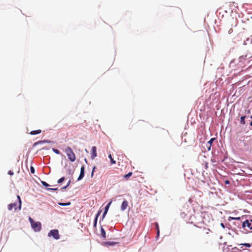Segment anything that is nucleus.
<instances>
[{
    "label": "nucleus",
    "mask_w": 252,
    "mask_h": 252,
    "mask_svg": "<svg viewBox=\"0 0 252 252\" xmlns=\"http://www.w3.org/2000/svg\"><path fill=\"white\" fill-rule=\"evenodd\" d=\"M29 220L31 224V226H32V228L34 230V231L38 232L41 230V223L40 222H39V221L35 222L31 217H29Z\"/></svg>",
    "instance_id": "1"
},
{
    "label": "nucleus",
    "mask_w": 252,
    "mask_h": 252,
    "mask_svg": "<svg viewBox=\"0 0 252 252\" xmlns=\"http://www.w3.org/2000/svg\"><path fill=\"white\" fill-rule=\"evenodd\" d=\"M67 155L68 159L71 161L74 162L76 160V156L73 150L70 147H67L64 150Z\"/></svg>",
    "instance_id": "2"
},
{
    "label": "nucleus",
    "mask_w": 252,
    "mask_h": 252,
    "mask_svg": "<svg viewBox=\"0 0 252 252\" xmlns=\"http://www.w3.org/2000/svg\"><path fill=\"white\" fill-rule=\"evenodd\" d=\"M48 237H53L54 239L58 240L60 239V235L59 231L57 229H53L50 230L48 234Z\"/></svg>",
    "instance_id": "3"
},
{
    "label": "nucleus",
    "mask_w": 252,
    "mask_h": 252,
    "mask_svg": "<svg viewBox=\"0 0 252 252\" xmlns=\"http://www.w3.org/2000/svg\"><path fill=\"white\" fill-rule=\"evenodd\" d=\"M242 227L244 228L246 227L252 230V220H247L242 223Z\"/></svg>",
    "instance_id": "4"
},
{
    "label": "nucleus",
    "mask_w": 252,
    "mask_h": 252,
    "mask_svg": "<svg viewBox=\"0 0 252 252\" xmlns=\"http://www.w3.org/2000/svg\"><path fill=\"white\" fill-rule=\"evenodd\" d=\"M210 232V230L208 228H203L202 229H201V231H200V233L203 235V234H206L207 235V237L205 239V240L206 241V243H207V239H208L209 238V232Z\"/></svg>",
    "instance_id": "5"
},
{
    "label": "nucleus",
    "mask_w": 252,
    "mask_h": 252,
    "mask_svg": "<svg viewBox=\"0 0 252 252\" xmlns=\"http://www.w3.org/2000/svg\"><path fill=\"white\" fill-rule=\"evenodd\" d=\"M96 156H97L96 147L95 146H93L92 147L91 158L92 159H94Z\"/></svg>",
    "instance_id": "6"
},
{
    "label": "nucleus",
    "mask_w": 252,
    "mask_h": 252,
    "mask_svg": "<svg viewBox=\"0 0 252 252\" xmlns=\"http://www.w3.org/2000/svg\"><path fill=\"white\" fill-rule=\"evenodd\" d=\"M85 174V167L84 166H82L80 170V174L77 179V181H80L83 179L84 176Z\"/></svg>",
    "instance_id": "7"
},
{
    "label": "nucleus",
    "mask_w": 252,
    "mask_h": 252,
    "mask_svg": "<svg viewBox=\"0 0 252 252\" xmlns=\"http://www.w3.org/2000/svg\"><path fill=\"white\" fill-rule=\"evenodd\" d=\"M146 124V122L145 121L141 120H138L136 123L137 126L138 127H144Z\"/></svg>",
    "instance_id": "8"
},
{
    "label": "nucleus",
    "mask_w": 252,
    "mask_h": 252,
    "mask_svg": "<svg viewBox=\"0 0 252 252\" xmlns=\"http://www.w3.org/2000/svg\"><path fill=\"white\" fill-rule=\"evenodd\" d=\"M127 206H128V202L126 200H125L123 201V202L121 204V210L122 211H124L126 209Z\"/></svg>",
    "instance_id": "9"
},
{
    "label": "nucleus",
    "mask_w": 252,
    "mask_h": 252,
    "mask_svg": "<svg viewBox=\"0 0 252 252\" xmlns=\"http://www.w3.org/2000/svg\"><path fill=\"white\" fill-rule=\"evenodd\" d=\"M17 204L16 203H11L8 205V209L10 211H11L13 208H14L15 210L16 211L17 209Z\"/></svg>",
    "instance_id": "10"
},
{
    "label": "nucleus",
    "mask_w": 252,
    "mask_h": 252,
    "mask_svg": "<svg viewBox=\"0 0 252 252\" xmlns=\"http://www.w3.org/2000/svg\"><path fill=\"white\" fill-rule=\"evenodd\" d=\"M101 236L104 239L106 238V232L104 229L101 226L100 228Z\"/></svg>",
    "instance_id": "11"
},
{
    "label": "nucleus",
    "mask_w": 252,
    "mask_h": 252,
    "mask_svg": "<svg viewBox=\"0 0 252 252\" xmlns=\"http://www.w3.org/2000/svg\"><path fill=\"white\" fill-rule=\"evenodd\" d=\"M100 213H101V211H99L96 215V217H95L94 220V227H95L96 225L97 218H98V216L100 215Z\"/></svg>",
    "instance_id": "12"
},
{
    "label": "nucleus",
    "mask_w": 252,
    "mask_h": 252,
    "mask_svg": "<svg viewBox=\"0 0 252 252\" xmlns=\"http://www.w3.org/2000/svg\"><path fill=\"white\" fill-rule=\"evenodd\" d=\"M41 132V131L40 129L36 130H32L30 132V134L31 135H35V134L40 133Z\"/></svg>",
    "instance_id": "13"
},
{
    "label": "nucleus",
    "mask_w": 252,
    "mask_h": 252,
    "mask_svg": "<svg viewBox=\"0 0 252 252\" xmlns=\"http://www.w3.org/2000/svg\"><path fill=\"white\" fill-rule=\"evenodd\" d=\"M215 140V138H212L208 142V143L209 144V146L208 147V150H210L211 146L212 145V143Z\"/></svg>",
    "instance_id": "14"
},
{
    "label": "nucleus",
    "mask_w": 252,
    "mask_h": 252,
    "mask_svg": "<svg viewBox=\"0 0 252 252\" xmlns=\"http://www.w3.org/2000/svg\"><path fill=\"white\" fill-rule=\"evenodd\" d=\"M116 244H117L116 242H106L104 243V245L105 246H112V245H114Z\"/></svg>",
    "instance_id": "15"
},
{
    "label": "nucleus",
    "mask_w": 252,
    "mask_h": 252,
    "mask_svg": "<svg viewBox=\"0 0 252 252\" xmlns=\"http://www.w3.org/2000/svg\"><path fill=\"white\" fill-rule=\"evenodd\" d=\"M245 118H246V116H242L241 117V120H240V123L242 125H245Z\"/></svg>",
    "instance_id": "16"
},
{
    "label": "nucleus",
    "mask_w": 252,
    "mask_h": 252,
    "mask_svg": "<svg viewBox=\"0 0 252 252\" xmlns=\"http://www.w3.org/2000/svg\"><path fill=\"white\" fill-rule=\"evenodd\" d=\"M17 198L18 199V201H19V206H18V208H19V210H20L21 208V198H20V197L19 195H18L17 196Z\"/></svg>",
    "instance_id": "17"
},
{
    "label": "nucleus",
    "mask_w": 252,
    "mask_h": 252,
    "mask_svg": "<svg viewBox=\"0 0 252 252\" xmlns=\"http://www.w3.org/2000/svg\"><path fill=\"white\" fill-rule=\"evenodd\" d=\"M109 158L111 160V164H115L116 163V161L115 160H114V159L112 158V156L111 154H110L109 155Z\"/></svg>",
    "instance_id": "18"
},
{
    "label": "nucleus",
    "mask_w": 252,
    "mask_h": 252,
    "mask_svg": "<svg viewBox=\"0 0 252 252\" xmlns=\"http://www.w3.org/2000/svg\"><path fill=\"white\" fill-rule=\"evenodd\" d=\"M50 143V141H48V140H42V141H39L37 142L36 143V144H41V143Z\"/></svg>",
    "instance_id": "19"
},
{
    "label": "nucleus",
    "mask_w": 252,
    "mask_h": 252,
    "mask_svg": "<svg viewBox=\"0 0 252 252\" xmlns=\"http://www.w3.org/2000/svg\"><path fill=\"white\" fill-rule=\"evenodd\" d=\"M59 205H60V206H68V205H70V202H67V203H59Z\"/></svg>",
    "instance_id": "20"
},
{
    "label": "nucleus",
    "mask_w": 252,
    "mask_h": 252,
    "mask_svg": "<svg viewBox=\"0 0 252 252\" xmlns=\"http://www.w3.org/2000/svg\"><path fill=\"white\" fill-rule=\"evenodd\" d=\"M112 203V201H110L108 203V204L106 205V206L105 207V210L104 211L108 212V210L109 209V208Z\"/></svg>",
    "instance_id": "21"
},
{
    "label": "nucleus",
    "mask_w": 252,
    "mask_h": 252,
    "mask_svg": "<svg viewBox=\"0 0 252 252\" xmlns=\"http://www.w3.org/2000/svg\"><path fill=\"white\" fill-rule=\"evenodd\" d=\"M52 151L56 154H58V155H60L61 154V152H60V151H59L58 149H55V148H53L52 149Z\"/></svg>",
    "instance_id": "22"
},
{
    "label": "nucleus",
    "mask_w": 252,
    "mask_h": 252,
    "mask_svg": "<svg viewBox=\"0 0 252 252\" xmlns=\"http://www.w3.org/2000/svg\"><path fill=\"white\" fill-rule=\"evenodd\" d=\"M132 172H129L128 174L125 175L124 176V178H126V179H127L128 178L130 177L132 175Z\"/></svg>",
    "instance_id": "23"
},
{
    "label": "nucleus",
    "mask_w": 252,
    "mask_h": 252,
    "mask_svg": "<svg viewBox=\"0 0 252 252\" xmlns=\"http://www.w3.org/2000/svg\"><path fill=\"white\" fill-rule=\"evenodd\" d=\"M64 180H65V178L64 177H62L61 178H60V179H59L58 180L57 182H58V184H61L63 182Z\"/></svg>",
    "instance_id": "24"
},
{
    "label": "nucleus",
    "mask_w": 252,
    "mask_h": 252,
    "mask_svg": "<svg viewBox=\"0 0 252 252\" xmlns=\"http://www.w3.org/2000/svg\"><path fill=\"white\" fill-rule=\"evenodd\" d=\"M41 184H42L43 186L46 187H47L49 186V185L46 182H44V181H41Z\"/></svg>",
    "instance_id": "25"
},
{
    "label": "nucleus",
    "mask_w": 252,
    "mask_h": 252,
    "mask_svg": "<svg viewBox=\"0 0 252 252\" xmlns=\"http://www.w3.org/2000/svg\"><path fill=\"white\" fill-rule=\"evenodd\" d=\"M30 169H31V173L33 174L34 173V167H32V166H31Z\"/></svg>",
    "instance_id": "26"
},
{
    "label": "nucleus",
    "mask_w": 252,
    "mask_h": 252,
    "mask_svg": "<svg viewBox=\"0 0 252 252\" xmlns=\"http://www.w3.org/2000/svg\"><path fill=\"white\" fill-rule=\"evenodd\" d=\"M242 245H244V246H245L247 247H251V245L249 243H245V244H243Z\"/></svg>",
    "instance_id": "27"
},
{
    "label": "nucleus",
    "mask_w": 252,
    "mask_h": 252,
    "mask_svg": "<svg viewBox=\"0 0 252 252\" xmlns=\"http://www.w3.org/2000/svg\"><path fill=\"white\" fill-rule=\"evenodd\" d=\"M233 32V30L232 28H230V29L228 30V33H229V34H231V33H232V32Z\"/></svg>",
    "instance_id": "28"
},
{
    "label": "nucleus",
    "mask_w": 252,
    "mask_h": 252,
    "mask_svg": "<svg viewBox=\"0 0 252 252\" xmlns=\"http://www.w3.org/2000/svg\"><path fill=\"white\" fill-rule=\"evenodd\" d=\"M8 174L11 176L13 175L14 174L13 172L11 170H9L8 172Z\"/></svg>",
    "instance_id": "29"
},
{
    "label": "nucleus",
    "mask_w": 252,
    "mask_h": 252,
    "mask_svg": "<svg viewBox=\"0 0 252 252\" xmlns=\"http://www.w3.org/2000/svg\"><path fill=\"white\" fill-rule=\"evenodd\" d=\"M47 189L51 190H56L58 189L57 188H49Z\"/></svg>",
    "instance_id": "30"
},
{
    "label": "nucleus",
    "mask_w": 252,
    "mask_h": 252,
    "mask_svg": "<svg viewBox=\"0 0 252 252\" xmlns=\"http://www.w3.org/2000/svg\"><path fill=\"white\" fill-rule=\"evenodd\" d=\"M107 212H106V211H104L103 214V215H102V219H104V218L105 217V215H106Z\"/></svg>",
    "instance_id": "31"
},
{
    "label": "nucleus",
    "mask_w": 252,
    "mask_h": 252,
    "mask_svg": "<svg viewBox=\"0 0 252 252\" xmlns=\"http://www.w3.org/2000/svg\"><path fill=\"white\" fill-rule=\"evenodd\" d=\"M232 219L235 220H240V217L232 218Z\"/></svg>",
    "instance_id": "32"
},
{
    "label": "nucleus",
    "mask_w": 252,
    "mask_h": 252,
    "mask_svg": "<svg viewBox=\"0 0 252 252\" xmlns=\"http://www.w3.org/2000/svg\"><path fill=\"white\" fill-rule=\"evenodd\" d=\"M95 168V167H94L93 168V171H92V174H91V176H93V174H94V169Z\"/></svg>",
    "instance_id": "33"
},
{
    "label": "nucleus",
    "mask_w": 252,
    "mask_h": 252,
    "mask_svg": "<svg viewBox=\"0 0 252 252\" xmlns=\"http://www.w3.org/2000/svg\"><path fill=\"white\" fill-rule=\"evenodd\" d=\"M70 183H71V181H70V180H69V181L68 182V183H67V185H66V187H68V186L70 185Z\"/></svg>",
    "instance_id": "34"
},
{
    "label": "nucleus",
    "mask_w": 252,
    "mask_h": 252,
    "mask_svg": "<svg viewBox=\"0 0 252 252\" xmlns=\"http://www.w3.org/2000/svg\"><path fill=\"white\" fill-rule=\"evenodd\" d=\"M159 234V230H158V232H157V237H158Z\"/></svg>",
    "instance_id": "35"
},
{
    "label": "nucleus",
    "mask_w": 252,
    "mask_h": 252,
    "mask_svg": "<svg viewBox=\"0 0 252 252\" xmlns=\"http://www.w3.org/2000/svg\"><path fill=\"white\" fill-rule=\"evenodd\" d=\"M68 187H66V186H65V187H63L62 189H66Z\"/></svg>",
    "instance_id": "36"
},
{
    "label": "nucleus",
    "mask_w": 252,
    "mask_h": 252,
    "mask_svg": "<svg viewBox=\"0 0 252 252\" xmlns=\"http://www.w3.org/2000/svg\"><path fill=\"white\" fill-rule=\"evenodd\" d=\"M225 184H229V181H225Z\"/></svg>",
    "instance_id": "37"
},
{
    "label": "nucleus",
    "mask_w": 252,
    "mask_h": 252,
    "mask_svg": "<svg viewBox=\"0 0 252 252\" xmlns=\"http://www.w3.org/2000/svg\"><path fill=\"white\" fill-rule=\"evenodd\" d=\"M221 226L223 228H224V227H224V225L222 223H221Z\"/></svg>",
    "instance_id": "38"
},
{
    "label": "nucleus",
    "mask_w": 252,
    "mask_h": 252,
    "mask_svg": "<svg viewBox=\"0 0 252 252\" xmlns=\"http://www.w3.org/2000/svg\"><path fill=\"white\" fill-rule=\"evenodd\" d=\"M205 166H206V168H208V166H207V163L205 164Z\"/></svg>",
    "instance_id": "39"
},
{
    "label": "nucleus",
    "mask_w": 252,
    "mask_h": 252,
    "mask_svg": "<svg viewBox=\"0 0 252 252\" xmlns=\"http://www.w3.org/2000/svg\"><path fill=\"white\" fill-rule=\"evenodd\" d=\"M250 125L252 126V121L250 123Z\"/></svg>",
    "instance_id": "40"
}]
</instances>
